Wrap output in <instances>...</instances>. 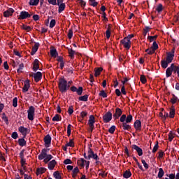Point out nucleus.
<instances>
[{
    "instance_id": "f257e3e1",
    "label": "nucleus",
    "mask_w": 179,
    "mask_h": 179,
    "mask_svg": "<svg viewBox=\"0 0 179 179\" xmlns=\"http://www.w3.org/2000/svg\"><path fill=\"white\" fill-rule=\"evenodd\" d=\"M69 87H71V85H68V81L64 78L59 79V90L61 93H66V91L69 90Z\"/></svg>"
},
{
    "instance_id": "f03ea898",
    "label": "nucleus",
    "mask_w": 179,
    "mask_h": 179,
    "mask_svg": "<svg viewBox=\"0 0 179 179\" xmlns=\"http://www.w3.org/2000/svg\"><path fill=\"white\" fill-rule=\"evenodd\" d=\"M35 112H36V108L34 106H30L27 110L28 120H29V121H33V120H34Z\"/></svg>"
},
{
    "instance_id": "7ed1b4c3",
    "label": "nucleus",
    "mask_w": 179,
    "mask_h": 179,
    "mask_svg": "<svg viewBox=\"0 0 179 179\" xmlns=\"http://www.w3.org/2000/svg\"><path fill=\"white\" fill-rule=\"evenodd\" d=\"M88 160H90L91 159H94V160H99V156H97V154H95L94 152H93V150L92 148H88Z\"/></svg>"
},
{
    "instance_id": "20e7f679",
    "label": "nucleus",
    "mask_w": 179,
    "mask_h": 179,
    "mask_svg": "<svg viewBox=\"0 0 179 179\" xmlns=\"http://www.w3.org/2000/svg\"><path fill=\"white\" fill-rule=\"evenodd\" d=\"M175 69H176V64H174V63L171 64V66L169 67L166 71V78H170V76H171V75H173V73H176Z\"/></svg>"
},
{
    "instance_id": "39448f33",
    "label": "nucleus",
    "mask_w": 179,
    "mask_h": 179,
    "mask_svg": "<svg viewBox=\"0 0 179 179\" xmlns=\"http://www.w3.org/2000/svg\"><path fill=\"white\" fill-rule=\"evenodd\" d=\"M29 76L34 78L35 82H40L43 78V73H41L40 71H38L37 73H32L29 74Z\"/></svg>"
},
{
    "instance_id": "423d86ee",
    "label": "nucleus",
    "mask_w": 179,
    "mask_h": 179,
    "mask_svg": "<svg viewBox=\"0 0 179 179\" xmlns=\"http://www.w3.org/2000/svg\"><path fill=\"white\" fill-rule=\"evenodd\" d=\"M94 122H96V120H94V115H90L88 120V125L90 127V132H93V129H94Z\"/></svg>"
},
{
    "instance_id": "0eeeda50",
    "label": "nucleus",
    "mask_w": 179,
    "mask_h": 179,
    "mask_svg": "<svg viewBox=\"0 0 179 179\" xmlns=\"http://www.w3.org/2000/svg\"><path fill=\"white\" fill-rule=\"evenodd\" d=\"M29 17H31V15H30L29 13V12H27V11H22L20 13L18 19H19V20H23L27 19Z\"/></svg>"
},
{
    "instance_id": "6e6552de",
    "label": "nucleus",
    "mask_w": 179,
    "mask_h": 179,
    "mask_svg": "<svg viewBox=\"0 0 179 179\" xmlns=\"http://www.w3.org/2000/svg\"><path fill=\"white\" fill-rule=\"evenodd\" d=\"M121 44L126 48V50H129L131 48V41L124 38L120 41Z\"/></svg>"
},
{
    "instance_id": "1a4fd4ad",
    "label": "nucleus",
    "mask_w": 179,
    "mask_h": 179,
    "mask_svg": "<svg viewBox=\"0 0 179 179\" xmlns=\"http://www.w3.org/2000/svg\"><path fill=\"white\" fill-rule=\"evenodd\" d=\"M70 90H71V92H76L78 96H82V93H83V87H82L77 88L75 86H72L71 87Z\"/></svg>"
},
{
    "instance_id": "9d476101",
    "label": "nucleus",
    "mask_w": 179,
    "mask_h": 179,
    "mask_svg": "<svg viewBox=\"0 0 179 179\" xmlns=\"http://www.w3.org/2000/svg\"><path fill=\"white\" fill-rule=\"evenodd\" d=\"M113 119V113L108 111L103 116V120L104 122H110V120Z\"/></svg>"
},
{
    "instance_id": "9b49d317",
    "label": "nucleus",
    "mask_w": 179,
    "mask_h": 179,
    "mask_svg": "<svg viewBox=\"0 0 179 179\" xmlns=\"http://www.w3.org/2000/svg\"><path fill=\"white\" fill-rule=\"evenodd\" d=\"M122 115V110L120 108L115 109V113L113 114V118L118 120Z\"/></svg>"
},
{
    "instance_id": "f8f14e48",
    "label": "nucleus",
    "mask_w": 179,
    "mask_h": 179,
    "mask_svg": "<svg viewBox=\"0 0 179 179\" xmlns=\"http://www.w3.org/2000/svg\"><path fill=\"white\" fill-rule=\"evenodd\" d=\"M18 130L22 134V135H23L24 138H26V135H27V134L29 132V129H27L23 126H21L19 127Z\"/></svg>"
},
{
    "instance_id": "ddd939ff",
    "label": "nucleus",
    "mask_w": 179,
    "mask_h": 179,
    "mask_svg": "<svg viewBox=\"0 0 179 179\" xmlns=\"http://www.w3.org/2000/svg\"><path fill=\"white\" fill-rule=\"evenodd\" d=\"M44 142H45V146L46 148H50V145H51V136L50 134H48L44 138Z\"/></svg>"
},
{
    "instance_id": "4468645a",
    "label": "nucleus",
    "mask_w": 179,
    "mask_h": 179,
    "mask_svg": "<svg viewBox=\"0 0 179 179\" xmlns=\"http://www.w3.org/2000/svg\"><path fill=\"white\" fill-rule=\"evenodd\" d=\"M29 89H30V80H27L24 83V87L22 88V92L24 93H26V92L29 91Z\"/></svg>"
},
{
    "instance_id": "2eb2a0df",
    "label": "nucleus",
    "mask_w": 179,
    "mask_h": 179,
    "mask_svg": "<svg viewBox=\"0 0 179 179\" xmlns=\"http://www.w3.org/2000/svg\"><path fill=\"white\" fill-rule=\"evenodd\" d=\"M15 13V10L13 8H8L3 13V16L5 17H9V16H12Z\"/></svg>"
},
{
    "instance_id": "dca6fc26",
    "label": "nucleus",
    "mask_w": 179,
    "mask_h": 179,
    "mask_svg": "<svg viewBox=\"0 0 179 179\" xmlns=\"http://www.w3.org/2000/svg\"><path fill=\"white\" fill-rule=\"evenodd\" d=\"M131 148L132 149H134L136 152H137L138 156H142V155H143V151L142 150V148H139L138 145H131Z\"/></svg>"
},
{
    "instance_id": "f3484780",
    "label": "nucleus",
    "mask_w": 179,
    "mask_h": 179,
    "mask_svg": "<svg viewBox=\"0 0 179 179\" xmlns=\"http://www.w3.org/2000/svg\"><path fill=\"white\" fill-rule=\"evenodd\" d=\"M61 2H62V0H57V5L59 6V13H61V12L65 10V3Z\"/></svg>"
},
{
    "instance_id": "a211bd4d",
    "label": "nucleus",
    "mask_w": 179,
    "mask_h": 179,
    "mask_svg": "<svg viewBox=\"0 0 179 179\" xmlns=\"http://www.w3.org/2000/svg\"><path fill=\"white\" fill-rule=\"evenodd\" d=\"M134 128L136 131H141L142 129V123L140 120H136L134 122Z\"/></svg>"
},
{
    "instance_id": "6ab92c4d",
    "label": "nucleus",
    "mask_w": 179,
    "mask_h": 179,
    "mask_svg": "<svg viewBox=\"0 0 179 179\" xmlns=\"http://www.w3.org/2000/svg\"><path fill=\"white\" fill-rule=\"evenodd\" d=\"M38 59H36L33 62V71L34 72H37L40 65L38 64Z\"/></svg>"
},
{
    "instance_id": "aec40b11",
    "label": "nucleus",
    "mask_w": 179,
    "mask_h": 179,
    "mask_svg": "<svg viewBox=\"0 0 179 179\" xmlns=\"http://www.w3.org/2000/svg\"><path fill=\"white\" fill-rule=\"evenodd\" d=\"M45 156H47V150L43 149L41 154L38 155L39 160H43L45 159Z\"/></svg>"
},
{
    "instance_id": "412c9836",
    "label": "nucleus",
    "mask_w": 179,
    "mask_h": 179,
    "mask_svg": "<svg viewBox=\"0 0 179 179\" xmlns=\"http://www.w3.org/2000/svg\"><path fill=\"white\" fill-rule=\"evenodd\" d=\"M40 45V43H36L35 45L32 47L31 55H34L36 52H37V50H38V47Z\"/></svg>"
},
{
    "instance_id": "4be33fe9",
    "label": "nucleus",
    "mask_w": 179,
    "mask_h": 179,
    "mask_svg": "<svg viewBox=\"0 0 179 179\" xmlns=\"http://www.w3.org/2000/svg\"><path fill=\"white\" fill-rule=\"evenodd\" d=\"M56 165H57V161H55V159L50 161L48 163V169H49V170H54V168L55 167Z\"/></svg>"
},
{
    "instance_id": "5701e85b",
    "label": "nucleus",
    "mask_w": 179,
    "mask_h": 179,
    "mask_svg": "<svg viewBox=\"0 0 179 179\" xmlns=\"http://www.w3.org/2000/svg\"><path fill=\"white\" fill-rule=\"evenodd\" d=\"M94 71L95 72L94 76H96V78H97V76H100V74L103 71V68H101V67L95 68Z\"/></svg>"
},
{
    "instance_id": "b1692460",
    "label": "nucleus",
    "mask_w": 179,
    "mask_h": 179,
    "mask_svg": "<svg viewBox=\"0 0 179 179\" xmlns=\"http://www.w3.org/2000/svg\"><path fill=\"white\" fill-rule=\"evenodd\" d=\"M50 55L53 58H57V57H58V52H57V49L55 48L50 49Z\"/></svg>"
},
{
    "instance_id": "393cba45",
    "label": "nucleus",
    "mask_w": 179,
    "mask_h": 179,
    "mask_svg": "<svg viewBox=\"0 0 179 179\" xmlns=\"http://www.w3.org/2000/svg\"><path fill=\"white\" fill-rule=\"evenodd\" d=\"M45 171H47L45 168H38L36 169V175L40 176V174H44Z\"/></svg>"
},
{
    "instance_id": "a878e982",
    "label": "nucleus",
    "mask_w": 179,
    "mask_h": 179,
    "mask_svg": "<svg viewBox=\"0 0 179 179\" xmlns=\"http://www.w3.org/2000/svg\"><path fill=\"white\" fill-rule=\"evenodd\" d=\"M173 58H174V55H170L167 53L166 61H167L168 63L171 64V62H173Z\"/></svg>"
},
{
    "instance_id": "bb28decb",
    "label": "nucleus",
    "mask_w": 179,
    "mask_h": 179,
    "mask_svg": "<svg viewBox=\"0 0 179 179\" xmlns=\"http://www.w3.org/2000/svg\"><path fill=\"white\" fill-rule=\"evenodd\" d=\"M122 127L124 129V131H128L131 129V125L128 124V122H125L122 124Z\"/></svg>"
},
{
    "instance_id": "cd10ccee",
    "label": "nucleus",
    "mask_w": 179,
    "mask_h": 179,
    "mask_svg": "<svg viewBox=\"0 0 179 179\" xmlns=\"http://www.w3.org/2000/svg\"><path fill=\"white\" fill-rule=\"evenodd\" d=\"M78 173H79V168L76 166L73 170V173H72L73 178H76V176H78Z\"/></svg>"
},
{
    "instance_id": "c85d7f7f",
    "label": "nucleus",
    "mask_w": 179,
    "mask_h": 179,
    "mask_svg": "<svg viewBox=\"0 0 179 179\" xmlns=\"http://www.w3.org/2000/svg\"><path fill=\"white\" fill-rule=\"evenodd\" d=\"M38 2H40V0H30L29 5L31 6H37V5H38Z\"/></svg>"
},
{
    "instance_id": "c756f323",
    "label": "nucleus",
    "mask_w": 179,
    "mask_h": 179,
    "mask_svg": "<svg viewBox=\"0 0 179 179\" xmlns=\"http://www.w3.org/2000/svg\"><path fill=\"white\" fill-rule=\"evenodd\" d=\"M169 64L168 62L166 60H162L161 62V66L162 68H164V69H166V68H167V66H169Z\"/></svg>"
},
{
    "instance_id": "7c9ffc66",
    "label": "nucleus",
    "mask_w": 179,
    "mask_h": 179,
    "mask_svg": "<svg viewBox=\"0 0 179 179\" xmlns=\"http://www.w3.org/2000/svg\"><path fill=\"white\" fill-rule=\"evenodd\" d=\"M132 176V173H131L130 171H126L124 174H123V177L124 178H129V177H131Z\"/></svg>"
},
{
    "instance_id": "2f4dec72",
    "label": "nucleus",
    "mask_w": 179,
    "mask_h": 179,
    "mask_svg": "<svg viewBox=\"0 0 179 179\" xmlns=\"http://www.w3.org/2000/svg\"><path fill=\"white\" fill-rule=\"evenodd\" d=\"M163 176H164V171L163 170V168H159L158 173V178H162Z\"/></svg>"
},
{
    "instance_id": "473e14b6",
    "label": "nucleus",
    "mask_w": 179,
    "mask_h": 179,
    "mask_svg": "<svg viewBox=\"0 0 179 179\" xmlns=\"http://www.w3.org/2000/svg\"><path fill=\"white\" fill-rule=\"evenodd\" d=\"M87 99H89V95L85 94L84 96H80L78 100H80V101H87Z\"/></svg>"
},
{
    "instance_id": "72a5a7b5",
    "label": "nucleus",
    "mask_w": 179,
    "mask_h": 179,
    "mask_svg": "<svg viewBox=\"0 0 179 179\" xmlns=\"http://www.w3.org/2000/svg\"><path fill=\"white\" fill-rule=\"evenodd\" d=\"M69 57L73 59L75 57V50H73L72 48L68 49Z\"/></svg>"
},
{
    "instance_id": "f704fd0d",
    "label": "nucleus",
    "mask_w": 179,
    "mask_h": 179,
    "mask_svg": "<svg viewBox=\"0 0 179 179\" xmlns=\"http://www.w3.org/2000/svg\"><path fill=\"white\" fill-rule=\"evenodd\" d=\"M176 115V110L174 108H171L169 117L170 118H174V115Z\"/></svg>"
},
{
    "instance_id": "c9c22d12",
    "label": "nucleus",
    "mask_w": 179,
    "mask_h": 179,
    "mask_svg": "<svg viewBox=\"0 0 179 179\" xmlns=\"http://www.w3.org/2000/svg\"><path fill=\"white\" fill-rule=\"evenodd\" d=\"M18 143H19L20 146H25L26 141L24 140V138H20L18 140Z\"/></svg>"
},
{
    "instance_id": "e433bc0d",
    "label": "nucleus",
    "mask_w": 179,
    "mask_h": 179,
    "mask_svg": "<svg viewBox=\"0 0 179 179\" xmlns=\"http://www.w3.org/2000/svg\"><path fill=\"white\" fill-rule=\"evenodd\" d=\"M53 176H54L55 178H56V179H61L62 178L61 173H59V171L54 172Z\"/></svg>"
},
{
    "instance_id": "4c0bfd02",
    "label": "nucleus",
    "mask_w": 179,
    "mask_h": 179,
    "mask_svg": "<svg viewBox=\"0 0 179 179\" xmlns=\"http://www.w3.org/2000/svg\"><path fill=\"white\" fill-rule=\"evenodd\" d=\"M156 50H154V49H152V48H150V49H147L146 50H145V52H148V54L149 55H152V54H155V52Z\"/></svg>"
},
{
    "instance_id": "58836bf2",
    "label": "nucleus",
    "mask_w": 179,
    "mask_h": 179,
    "mask_svg": "<svg viewBox=\"0 0 179 179\" xmlns=\"http://www.w3.org/2000/svg\"><path fill=\"white\" fill-rule=\"evenodd\" d=\"M156 10L158 12V13H160V12L163 10V5L159 3L157 7Z\"/></svg>"
},
{
    "instance_id": "ea45409f",
    "label": "nucleus",
    "mask_w": 179,
    "mask_h": 179,
    "mask_svg": "<svg viewBox=\"0 0 179 179\" xmlns=\"http://www.w3.org/2000/svg\"><path fill=\"white\" fill-rule=\"evenodd\" d=\"M20 163L23 169L26 170V166H24L26 164V159L24 158L21 159Z\"/></svg>"
},
{
    "instance_id": "a19ab883",
    "label": "nucleus",
    "mask_w": 179,
    "mask_h": 179,
    "mask_svg": "<svg viewBox=\"0 0 179 179\" xmlns=\"http://www.w3.org/2000/svg\"><path fill=\"white\" fill-rule=\"evenodd\" d=\"M78 164H79L81 167H85V159L82 158L80 160H78Z\"/></svg>"
},
{
    "instance_id": "79ce46f5",
    "label": "nucleus",
    "mask_w": 179,
    "mask_h": 179,
    "mask_svg": "<svg viewBox=\"0 0 179 179\" xmlns=\"http://www.w3.org/2000/svg\"><path fill=\"white\" fill-rule=\"evenodd\" d=\"M157 149H159V142L157 141L156 144L155 145L152 149V153H156L157 152Z\"/></svg>"
},
{
    "instance_id": "37998d69",
    "label": "nucleus",
    "mask_w": 179,
    "mask_h": 179,
    "mask_svg": "<svg viewBox=\"0 0 179 179\" xmlns=\"http://www.w3.org/2000/svg\"><path fill=\"white\" fill-rule=\"evenodd\" d=\"M52 121H61V117L59 115L56 114L53 117H52Z\"/></svg>"
},
{
    "instance_id": "c03bdc74",
    "label": "nucleus",
    "mask_w": 179,
    "mask_h": 179,
    "mask_svg": "<svg viewBox=\"0 0 179 179\" xmlns=\"http://www.w3.org/2000/svg\"><path fill=\"white\" fill-rule=\"evenodd\" d=\"M140 80L141 83H143V84L146 83L147 82L146 77L143 75H141L140 78Z\"/></svg>"
},
{
    "instance_id": "a18cd8bd",
    "label": "nucleus",
    "mask_w": 179,
    "mask_h": 179,
    "mask_svg": "<svg viewBox=\"0 0 179 179\" xmlns=\"http://www.w3.org/2000/svg\"><path fill=\"white\" fill-rule=\"evenodd\" d=\"M66 146H70V148H73V146H75L73 141L71 139L70 141L66 144Z\"/></svg>"
},
{
    "instance_id": "49530a36",
    "label": "nucleus",
    "mask_w": 179,
    "mask_h": 179,
    "mask_svg": "<svg viewBox=\"0 0 179 179\" xmlns=\"http://www.w3.org/2000/svg\"><path fill=\"white\" fill-rule=\"evenodd\" d=\"M151 48L155 51H156V50H157V48H159V45H157V43H156V41L153 42V44H152V46L151 47Z\"/></svg>"
},
{
    "instance_id": "de8ad7c7",
    "label": "nucleus",
    "mask_w": 179,
    "mask_h": 179,
    "mask_svg": "<svg viewBox=\"0 0 179 179\" xmlns=\"http://www.w3.org/2000/svg\"><path fill=\"white\" fill-rule=\"evenodd\" d=\"M22 29H23V30H26L27 31H30V30H31V27L24 24L22 25Z\"/></svg>"
},
{
    "instance_id": "09e8293b",
    "label": "nucleus",
    "mask_w": 179,
    "mask_h": 179,
    "mask_svg": "<svg viewBox=\"0 0 179 179\" xmlns=\"http://www.w3.org/2000/svg\"><path fill=\"white\" fill-rule=\"evenodd\" d=\"M174 134H173V131H170L169 134V142H171V141H173V139H174Z\"/></svg>"
},
{
    "instance_id": "8fccbe9b",
    "label": "nucleus",
    "mask_w": 179,
    "mask_h": 179,
    "mask_svg": "<svg viewBox=\"0 0 179 179\" xmlns=\"http://www.w3.org/2000/svg\"><path fill=\"white\" fill-rule=\"evenodd\" d=\"M120 122H122V124H123L124 122H125V121H127V115H122L120 117Z\"/></svg>"
},
{
    "instance_id": "3c124183",
    "label": "nucleus",
    "mask_w": 179,
    "mask_h": 179,
    "mask_svg": "<svg viewBox=\"0 0 179 179\" xmlns=\"http://www.w3.org/2000/svg\"><path fill=\"white\" fill-rule=\"evenodd\" d=\"M99 96L103 97V99H106V97H107V93H106L104 90H101L99 93Z\"/></svg>"
},
{
    "instance_id": "603ef678",
    "label": "nucleus",
    "mask_w": 179,
    "mask_h": 179,
    "mask_svg": "<svg viewBox=\"0 0 179 179\" xmlns=\"http://www.w3.org/2000/svg\"><path fill=\"white\" fill-rule=\"evenodd\" d=\"M90 5L91 6H97V5H99V3H97V1H96V0H92V1H90Z\"/></svg>"
},
{
    "instance_id": "864d4df0",
    "label": "nucleus",
    "mask_w": 179,
    "mask_h": 179,
    "mask_svg": "<svg viewBox=\"0 0 179 179\" xmlns=\"http://www.w3.org/2000/svg\"><path fill=\"white\" fill-rule=\"evenodd\" d=\"M175 73H177L179 77V65L178 64H175Z\"/></svg>"
},
{
    "instance_id": "5fc2aeb1",
    "label": "nucleus",
    "mask_w": 179,
    "mask_h": 179,
    "mask_svg": "<svg viewBox=\"0 0 179 179\" xmlns=\"http://www.w3.org/2000/svg\"><path fill=\"white\" fill-rule=\"evenodd\" d=\"M132 122V115H129L127 117H126V122L129 123Z\"/></svg>"
},
{
    "instance_id": "6e6d98bb",
    "label": "nucleus",
    "mask_w": 179,
    "mask_h": 179,
    "mask_svg": "<svg viewBox=\"0 0 179 179\" xmlns=\"http://www.w3.org/2000/svg\"><path fill=\"white\" fill-rule=\"evenodd\" d=\"M23 68H24V64H20L19 65V69H17V72L18 73H20V72H22V69H23Z\"/></svg>"
},
{
    "instance_id": "4d7b16f0",
    "label": "nucleus",
    "mask_w": 179,
    "mask_h": 179,
    "mask_svg": "<svg viewBox=\"0 0 179 179\" xmlns=\"http://www.w3.org/2000/svg\"><path fill=\"white\" fill-rule=\"evenodd\" d=\"M73 36V31H72V29H69V33H68V37H69V40H71V38H72Z\"/></svg>"
},
{
    "instance_id": "13d9d810",
    "label": "nucleus",
    "mask_w": 179,
    "mask_h": 179,
    "mask_svg": "<svg viewBox=\"0 0 179 179\" xmlns=\"http://www.w3.org/2000/svg\"><path fill=\"white\" fill-rule=\"evenodd\" d=\"M2 120H3V121L6 122V124L7 125L9 124V120L8 119V117H6V115H3V117H2Z\"/></svg>"
},
{
    "instance_id": "bf43d9fd",
    "label": "nucleus",
    "mask_w": 179,
    "mask_h": 179,
    "mask_svg": "<svg viewBox=\"0 0 179 179\" xmlns=\"http://www.w3.org/2000/svg\"><path fill=\"white\" fill-rule=\"evenodd\" d=\"M68 113L70 115H72V114H73V106H69Z\"/></svg>"
},
{
    "instance_id": "052dcab7",
    "label": "nucleus",
    "mask_w": 179,
    "mask_h": 179,
    "mask_svg": "<svg viewBox=\"0 0 179 179\" xmlns=\"http://www.w3.org/2000/svg\"><path fill=\"white\" fill-rule=\"evenodd\" d=\"M177 96L173 95V97L171 99V102L172 103V104H176V103H177Z\"/></svg>"
},
{
    "instance_id": "680f3d73",
    "label": "nucleus",
    "mask_w": 179,
    "mask_h": 179,
    "mask_svg": "<svg viewBox=\"0 0 179 179\" xmlns=\"http://www.w3.org/2000/svg\"><path fill=\"white\" fill-rule=\"evenodd\" d=\"M142 164H143L145 169L146 170H148V169H149V165L148 164V163H146V161H145L144 159H142Z\"/></svg>"
},
{
    "instance_id": "e2e57ef3",
    "label": "nucleus",
    "mask_w": 179,
    "mask_h": 179,
    "mask_svg": "<svg viewBox=\"0 0 179 179\" xmlns=\"http://www.w3.org/2000/svg\"><path fill=\"white\" fill-rule=\"evenodd\" d=\"M13 107H17V99L15 97L13 99Z\"/></svg>"
},
{
    "instance_id": "0e129e2a",
    "label": "nucleus",
    "mask_w": 179,
    "mask_h": 179,
    "mask_svg": "<svg viewBox=\"0 0 179 179\" xmlns=\"http://www.w3.org/2000/svg\"><path fill=\"white\" fill-rule=\"evenodd\" d=\"M55 23H57L56 21H55V20H52L50 21V29H52V27H54V26H55Z\"/></svg>"
},
{
    "instance_id": "69168bd1",
    "label": "nucleus",
    "mask_w": 179,
    "mask_h": 179,
    "mask_svg": "<svg viewBox=\"0 0 179 179\" xmlns=\"http://www.w3.org/2000/svg\"><path fill=\"white\" fill-rule=\"evenodd\" d=\"M115 131V126H112L109 129H108V132H110V134H114Z\"/></svg>"
},
{
    "instance_id": "338daca9",
    "label": "nucleus",
    "mask_w": 179,
    "mask_h": 179,
    "mask_svg": "<svg viewBox=\"0 0 179 179\" xmlns=\"http://www.w3.org/2000/svg\"><path fill=\"white\" fill-rule=\"evenodd\" d=\"M64 164H72V161L69 159H66L64 161Z\"/></svg>"
},
{
    "instance_id": "774afa93",
    "label": "nucleus",
    "mask_w": 179,
    "mask_h": 179,
    "mask_svg": "<svg viewBox=\"0 0 179 179\" xmlns=\"http://www.w3.org/2000/svg\"><path fill=\"white\" fill-rule=\"evenodd\" d=\"M80 115H81V117H83V119H84L86 117V115H87V112L83 111L80 113Z\"/></svg>"
}]
</instances>
